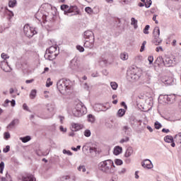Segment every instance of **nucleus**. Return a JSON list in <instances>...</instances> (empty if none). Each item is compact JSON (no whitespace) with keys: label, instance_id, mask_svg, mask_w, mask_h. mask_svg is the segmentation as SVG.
Wrapping results in <instances>:
<instances>
[{"label":"nucleus","instance_id":"4d7b16f0","mask_svg":"<svg viewBox=\"0 0 181 181\" xmlns=\"http://www.w3.org/2000/svg\"><path fill=\"white\" fill-rule=\"evenodd\" d=\"M125 172H127V169L122 168L120 170H119V175H124V173H125Z\"/></svg>","mask_w":181,"mask_h":181},{"label":"nucleus","instance_id":"393cba45","mask_svg":"<svg viewBox=\"0 0 181 181\" xmlns=\"http://www.w3.org/2000/svg\"><path fill=\"white\" fill-rule=\"evenodd\" d=\"M30 139H32L30 136H26L20 138V141H21L23 144H26V142H29Z\"/></svg>","mask_w":181,"mask_h":181},{"label":"nucleus","instance_id":"13d9d810","mask_svg":"<svg viewBox=\"0 0 181 181\" xmlns=\"http://www.w3.org/2000/svg\"><path fill=\"white\" fill-rule=\"evenodd\" d=\"M61 9H62V11H64L66 9H69V6H67L66 4L62 5L61 6Z\"/></svg>","mask_w":181,"mask_h":181},{"label":"nucleus","instance_id":"2eb2a0df","mask_svg":"<svg viewBox=\"0 0 181 181\" xmlns=\"http://www.w3.org/2000/svg\"><path fill=\"white\" fill-rule=\"evenodd\" d=\"M22 181H36V178L33 175L28 174L25 177H22Z\"/></svg>","mask_w":181,"mask_h":181},{"label":"nucleus","instance_id":"9d476101","mask_svg":"<svg viewBox=\"0 0 181 181\" xmlns=\"http://www.w3.org/2000/svg\"><path fill=\"white\" fill-rule=\"evenodd\" d=\"M80 66V62H78V60L76 58L73 59L70 62V68L72 70H77Z\"/></svg>","mask_w":181,"mask_h":181},{"label":"nucleus","instance_id":"e433bc0d","mask_svg":"<svg viewBox=\"0 0 181 181\" xmlns=\"http://www.w3.org/2000/svg\"><path fill=\"white\" fill-rule=\"evenodd\" d=\"M149 28H150L149 25H147L145 26V28L143 30L144 35H149V31H148Z\"/></svg>","mask_w":181,"mask_h":181},{"label":"nucleus","instance_id":"bf43d9fd","mask_svg":"<svg viewBox=\"0 0 181 181\" xmlns=\"http://www.w3.org/2000/svg\"><path fill=\"white\" fill-rule=\"evenodd\" d=\"M83 88L87 91H88V90H90V86H88V84H87V83H85L83 84Z\"/></svg>","mask_w":181,"mask_h":181},{"label":"nucleus","instance_id":"6e6d98bb","mask_svg":"<svg viewBox=\"0 0 181 181\" xmlns=\"http://www.w3.org/2000/svg\"><path fill=\"white\" fill-rule=\"evenodd\" d=\"M148 60L149 62V64H152V63H153V56H149L148 57Z\"/></svg>","mask_w":181,"mask_h":181},{"label":"nucleus","instance_id":"20e7f679","mask_svg":"<svg viewBox=\"0 0 181 181\" xmlns=\"http://www.w3.org/2000/svg\"><path fill=\"white\" fill-rule=\"evenodd\" d=\"M128 79L130 81H138L141 78V73L138 67H131L127 73Z\"/></svg>","mask_w":181,"mask_h":181},{"label":"nucleus","instance_id":"f3484780","mask_svg":"<svg viewBox=\"0 0 181 181\" xmlns=\"http://www.w3.org/2000/svg\"><path fill=\"white\" fill-rule=\"evenodd\" d=\"M166 100L170 103V104H173L176 100V95L175 94H171V95H167L166 96Z\"/></svg>","mask_w":181,"mask_h":181},{"label":"nucleus","instance_id":"49530a36","mask_svg":"<svg viewBox=\"0 0 181 181\" xmlns=\"http://www.w3.org/2000/svg\"><path fill=\"white\" fill-rule=\"evenodd\" d=\"M129 141V137L126 136V137H124V139H122L120 140V144H124V143H125V142H128Z\"/></svg>","mask_w":181,"mask_h":181},{"label":"nucleus","instance_id":"338daca9","mask_svg":"<svg viewBox=\"0 0 181 181\" xmlns=\"http://www.w3.org/2000/svg\"><path fill=\"white\" fill-rule=\"evenodd\" d=\"M132 0H122L123 4L128 5V4L131 3Z\"/></svg>","mask_w":181,"mask_h":181},{"label":"nucleus","instance_id":"ddd939ff","mask_svg":"<svg viewBox=\"0 0 181 181\" xmlns=\"http://www.w3.org/2000/svg\"><path fill=\"white\" fill-rule=\"evenodd\" d=\"M19 124V119H13L11 123L7 126L8 129H13L16 125Z\"/></svg>","mask_w":181,"mask_h":181},{"label":"nucleus","instance_id":"6ab92c4d","mask_svg":"<svg viewBox=\"0 0 181 181\" xmlns=\"http://www.w3.org/2000/svg\"><path fill=\"white\" fill-rule=\"evenodd\" d=\"M132 153H134V150L132 149V147H129L126 150L124 156H125V158H129V156H131V155H132Z\"/></svg>","mask_w":181,"mask_h":181},{"label":"nucleus","instance_id":"b1692460","mask_svg":"<svg viewBox=\"0 0 181 181\" xmlns=\"http://www.w3.org/2000/svg\"><path fill=\"white\" fill-rule=\"evenodd\" d=\"M131 25L132 26H134L135 29H138V20L135 19V18H132Z\"/></svg>","mask_w":181,"mask_h":181},{"label":"nucleus","instance_id":"09e8293b","mask_svg":"<svg viewBox=\"0 0 181 181\" xmlns=\"http://www.w3.org/2000/svg\"><path fill=\"white\" fill-rule=\"evenodd\" d=\"M11 150V146H6V148L3 149V152L4 153H8V152Z\"/></svg>","mask_w":181,"mask_h":181},{"label":"nucleus","instance_id":"c9c22d12","mask_svg":"<svg viewBox=\"0 0 181 181\" xmlns=\"http://www.w3.org/2000/svg\"><path fill=\"white\" fill-rule=\"evenodd\" d=\"M4 169H5V163H4V161H1L0 163V173H4Z\"/></svg>","mask_w":181,"mask_h":181},{"label":"nucleus","instance_id":"6e6552de","mask_svg":"<svg viewBox=\"0 0 181 181\" xmlns=\"http://www.w3.org/2000/svg\"><path fill=\"white\" fill-rule=\"evenodd\" d=\"M64 13L66 16H74V15H78V8L76 6H71L68 10L64 11Z\"/></svg>","mask_w":181,"mask_h":181},{"label":"nucleus","instance_id":"f704fd0d","mask_svg":"<svg viewBox=\"0 0 181 181\" xmlns=\"http://www.w3.org/2000/svg\"><path fill=\"white\" fill-rule=\"evenodd\" d=\"M110 86L112 90H115L117 88H118V83H117V82H111Z\"/></svg>","mask_w":181,"mask_h":181},{"label":"nucleus","instance_id":"72a5a7b5","mask_svg":"<svg viewBox=\"0 0 181 181\" xmlns=\"http://www.w3.org/2000/svg\"><path fill=\"white\" fill-rule=\"evenodd\" d=\"M15 5H16V0H10L8 1V6L10 8H13V6H15Z\"/></svg>","mask_w":181,"mask_h":181},{"label":"nucleus","instance_id":"423d86ee","mask_svg":"<svg viewBox=\"0 0 181 181\" xmlns=\"http://www.w3.org/2000/svg\"><path fill=\"white\" fill-rule=\"evenodd\" d=\"M160 35V30L159 29V27H156L153 31V36L154 37L153 42L156 46H159V45L162 43V39L159 37Z\"/></svg>","mask_w":181,"mask_h":181},{"label":"nucleus","instance_id":"603ef678","mask_svg":"<svg viewBox=\"0 0 181 181\" xmlns=\"http://www.w3.org/2000/svg\"><path fill=\"white\" fill-rule=\"evenodd\" d=\"M1 59H4V60H6V59H9V56L5 53L1 54Z\"/></svg>","mask_w":181,"mask_h":181},{"label":"nucleus","instance_id":"4468645a","mask_svg":"<svg viewBox=\"0 0 181 181\" xmlns=\"http://www.w3.org/2000/svg\"><path fill=\"white\" fill-rule=\"evenodd\" d=\"M84 47L88 49H93L94 47V40H86L83 45Z\"/></svg>","mask_w":181,"mask_h":181},{"label":"nucleus","instance_id":"680f3d73","mask_svg":"<svg viewBox=\"0 0 181 181\" xmlns=\"http://www.w3.org/2000/svg\"><path fill=\"white\" fill-rule=\"evenodd\" d=\"M9 103H11V100L6 99L4 103V107H8V104H9Z\"/></svg>","mask_w":181,"mask_h":181},{"label":"nucleus","instance_id":"de8ad7c7","mask_svg":"<svg viewBox=\"0 0 181 181\" xmlns=\"http://www.w3.org/2000/svg\"><path fill=\"white\" fill-rule=\"evenodd\" d=\"M146 45V41H144L140 49V52H144L145 50V45Z\"/></svg>","mask_w":181,"mask_h":181},{"label":"nucleus","instance_id":"473e14b6","mask_svg":"<svg viewBox=\"0 0 181 181\" xmlns=\"http://www.w3.org/2000/svg\"><path fill=\"white\" fill-rule=\"evenodd\" d=\"M88 122H91L93 124V122L95 121V118L94 117V116H93V115H89L88 116Z\"/></svg>","mask_w":181,"mask_h":181},{"label":"nucleus","instance_id":"052dcab7","mask_svg":"<svg viewBox=\"0 0 181 181\" xmlns=\"http://www.w3.org/2000/svg\"><path fill=\"white\" fill-rule=\"evenodd\" d=\"M23 109L25 110V111H29V107H28V105H26V103H24L23 105Z\"/></svg>","mask_w":181,"mask_h":181},{"label":"nucleus","instance_id":"0e129e2a","mask_svg":"<svg viewBox=\"0 0 181 181\" xmlns=\"http://www.w3.org/2000/svg\"><path fill=\"white\" fill-rule=\"evenodd\" d=\"M10 103H11V107H15V105H16V102L13 99L11 101H10Z\"/></svg>","mask_w":181,"mask_h":181},{"label":"nucleus","instance_id":"4c0bfd02","mask_svg":"<svg viewBox=\"0 0 181 181\" xmlns=\"http://www.w3.org/2000/svg\"><path fill=\"white\" fill-rule=\"evenodd\" d=\"M47 111L49 112H53L54 111V106L53 105H47Z\"/></svg>","mask_w":181,"mask_h":181},{"label":"nucleus","instance_id":"58836bf2","mask_svg":"<svg viewBox=\"0 0 181 181\" xmlns=\"http://www.w3.org/2000/svg\"><path fill=\"white\" fill-rule=\"evenodd\" d=\"M154 126L156 129H160V128H162V124L159 123V122H156L154 123Z\"/></svg>","mask_w":181,"mask_h":181},{"label":"nucleus","instance_id":"7c9ffc66","mask_svg":"<svg viewBox=\"0 0 181 181\" xmlns=\"http://www.w3.org/2000/svg\"><path fill=\"white\" fill-rule=\"evenodd\" d=\"M125 110L124 109H119L118 111H117V116L119 117H124V115H125Z\"/></svg>","mask_w":181,"mask_h":181},{"label":"nucleus","instance_id":"ea45409f","mask_svg":"<svg viewBox=\"0 0 181 181\" xmlns=\"http://www.w3.org/2000/svg\"><path fill=\"white\" fill-rule=\"evenodd\" d=\"M115 165H117L118 166H121L124 162H122V160L121 159H115Z\"/></svg>","mask_w":181,"mask_h":181},{"label":"nucleus","instance_id":"39448f33","mask_svg":"<svg viewBox=\"0 0 181 181\" xmlns=\"http://www.w3.org/2000/svg\"><path fill=\"white\" fill-rule=\"evenodd\" d=\"M58 54L57 47L52 46L46 50L45 58L47 59V60H54Z\"/></svg>","mask_w":181,"mask_h":181},{"label":"nucleus","instance_id":"774afa93","mask_svg":"<svg viewBox=\"0 0 181 181\" xmlns=\"http://www.w3.org/2000/svg\"><path fill=\"white\" fill-rule=\"evenodd\" d=\"M90 152H95V151H97V148H94V147H90L89 149Z\"/></svg>","mask_w":181,"mask_h":181},{"label":"nucleus","instance_id":"f03ea898","mask_svg":"<svg viewBox=\"0 0 181 181\" xmlns=\"http://www.w3.org/2000/svg\"><path fill=\"white\" fill-rule=\"evenodd\" d=\"M113 168H115V165H114V161L112 160L102 161L98 165L99 170L107 175H110V173L114 172Z\"/></svg>","mask_w":181,"mask_h":181},{"label":"nucleus","instance_id":"f257e3e1","mask_svg":"<svg viewBox=\"0 0 181 181\" xmlns=\"http://www.w3.org/2000/svg\"><path fill=\"white\" fill-rule=\"evenodd\" d=\"M57 87L61 94H67L71 90V81L69 79L62 78L57 81Z\"/></svg>","mask_w":181,"mask_h":181},{"label":"nucleus","instance_id":"aec40b11","mask_svg":"<svg viewBox=\"0 0 181 181\" xmlns=\"http://www.w3.org/2000/svg\"><path fill=\"white\" fill-rule=\"evenodd\" d=\"M172 64H173V60L170 58H166L164 61V66H165V67H170Z\"/></svg>","mask_w":181,"mask_h":181},{"label":"nucleus","instance_id":"5fc2aeb1","mask_svg":"<svg viewBox=\"0 0 181 181\" xmlns=\"http://www.w3.org/2000/svg\"><path fill=\"white\" fill-rule=\"evenodd\" d=\"M76 49L80 52H84V47H83L81 45H77Z\"/></svg>","mask_w":181,"mask_h":181},{"label":"nucleus","instance_id":"1a4fd4ad","mask_svg":"<svg viewBox=\"0 0 181 181\" xmlns=\"http://www.w3.org/2000/svg\"><path fill=\"white\" fill-rule=\"evenodd\" d=\"M141 166L146 169H152L153 168V164L151 160L146 159L141 162Z\"/></svg>","mask_w":181,"mask_h":181},{"label":"nucleus","instance_id":"e2e57ef3","mask_svg":"<svg viewBox=\"0 0 181 181\" xmlns=\"http://www.w3.org/2000/svg\"><path fill=\"white\" fill-rule=\"evenodd\" d=\"M156 52H163V48L162 47H157L156 48Z\"/></svg>","mask_w":181,"mask_h":181},{"label":"nucleus","instance_id":"37998d69","mask_svg":"<svg viewBox=\"0 0 181 181\" xmlns=\"http://www.w3.org/2000/svg\"><path fill=\"white\" fill-rule=\"evenodd\" d=\"M151 5H152V0H146L145 3L146 8H151Z\"/></svg>","mask_w":181,"mask_h":181},{"label":"nucleus","instance_id":"f8f14e48","mask_svg":"<svg viewBox=\"0 0 181 181\" xmlns=\"http://www.w3.org/2000/svg\"><path fill=\"white\" fill-rule=\"evenodd\" d=\"M93 108L95 111H97V112H100V111H107V107L100 103L95 104Z\"/></svg>","mask_w":181,"mask_h":181},{"label":"nucleus","instance_id":"a211bd4d","mask_svg":"<svg viewBox=\"0 0 181 181\" xmlns=\"http://www.w3.org/2000/svg\"><path fill=\"white\" fill-rule=\"evenodd\" d=\"M162 83L167 84V86H170L172 84V78L169 77H165L161 79Z\"/></svg>","mask_w":181,"mask_h":181},{"label":"nucleus","instance_id":"7ed1b4c3","mask_svg":"<svg viewBox=\"0 0 181 181\" xmlns=\"http://www.w3.org/2000/svg\"><path fill=\"white\" fill-rule=\"evenodd\" d=\"M87 113V108L86 107V106H84V105L83 104V103L79 102L78 103H77L75 106V108L72 110V114L73 115H74V117H83V115H84V114Z\"/></svg>","mask_w":181,"mask_h":181},{"label":"nucleus","instance_id":"9b49d317","mask_svg":"<svg viewBox=\"0 0 181 181\" xmlns=\"http://www.w3.org/2000/svg\"><path fill=\"white\" fill-rule=\"evenodd\" d=\"M84 38L89 39V40H94V33L91 30H86L84 32Z\"/></svg>","mask_w":181,"mask_h":181},{"label":"nucleus","instance_id":"5701e85b","mask_svg":"<svg viewBox=\"0 0 181 181\" xmlns=\"http://www.w3.org/2000/svg\"><path fill=\"white\" fill-rule=\"evenodd\" d=\"M122 152V148L117 146L115 148L113 153L114 155L118 156Z\"/></svg>","mask_w":181,"mask_h":181},{"label":"nucleus","instance_id":"cd10ccee","mask_svg":"<svg viewBox=\"0 0 181 181\" xmlns=\"http://www.w3.org/2000/svg\"><path fill=\"white\" fill-rule=\"evenodd\" d=\"M165 142H168L170 144V142H173V137L172 136H166L164 137Z\"/></svg>","mask_w":181,"mask_h":181},{"label":"nucleus","instance_id":"a18cd8bd","mask_svg":"<svg viewBox=\"0 0 181 181\" xmlns=\"http://www.w3.org/2000/svg\"><path fill=\"white\" fill-rule=\"evenodd\" d=\"M84 135L88 138L89 136H91V132L89 129H86L84 132Z\"/></svg>","mask_w":181,"mask_h":181},{"label":"nucleus","instance_id":"412c9836","mask_svg":"<svg viewBox=\"0 0 181 181\" xmlns=\"http://www.w3.org/2000/svg\"><path fill=\"white\" fill-rule=\"evenodd\" d=\"M62 181H76V180L74 179V177H70L69 175H64L62 178H61Z\"/></svg>","mask_w":181,"mask_h":181},{"label":"nucleus","instance_id":"c85d7f7f","mask_svg":"<svg viewBox=\"0 0 181 181\" xmlns=\"http://www.w3.org/2000/svg\"><path fill=\"white\" fill-rule=\"evenodd\" d=\"M156 62V63H158V64H165V60H163V57H162V56L157 57Z\"/></svg>","mask_w":181,"mask_h":181},{"label":"nucleus","instance_id":"2f4dec72","mask_svg":"<svg viewBox=\"0 0 181 181\" xmlns=\"http://www.w3.org/2000/svg\"><path fill=\"white\" fill-rule=\"evenodd\" d=\"M136 122H142V121L136 119L135 117H132L130 119V123L132 125H134V124H136Z\"/></svg>","mask_w":181,"mask_h":181},{"label":"nucleus","instance_id":"79ce46f5","mask_svg":"<svg viewBox=\"0 0 181 181\" xmlns=\"http://www.w3.org/2000/svg\"><path fill=\"white\" fill-rule=\"evenodd\" d=\"M4 139H6V140L9 139L11 138V134H9V132H4Z\"/></svg>","mask_w":181,"mask_h":181},{"label":"nucleus","instance_id":"3c124183","mask_svg":"<svg viewBox=\"0 0 181 181\" xmlns=\"http://www.w3.org/2000/svg\"><path fill=\"white\" fill-rule=\"evenodd\" d=\"M81 148V146H77L76 148V147L71 148L72 151H74V152H77V151H80Z\"/></svg>","mask_w":181,"mask_h":181},{"label":"nucleus","instance_id":"4be33fe9","mask_svg":"<svg viewBox=\"0 0 181 181\" xmlns=\"http://www.w3.org/2000/svg\"><path fill=\"white\" fill-rule=\"evenodd\" d=\"M123 131L126 134V135H131V132H132V129L128 126H124L123 127Z\"/></svg>","mask_w":181,"mask_h":181},{"label":"nucleus","instance_id":"0eeeda50","mask_svg":"<svg viewBox=\"0 0 181 181\" xmlns=\"http://www.w3.org/2000/svg\"><path fill=\"white\" fill-rule=\"evenodd\" d=\"M23 32L27 37H33V36L37 33L35 28L30 27L28 24L24 25Z\"/></svg>","mask_w":181,"mask_h":181},{"label":"nucleus","instance_id":"a19ab883","mask_svg":"<svg viewBox=\"0 0 181 181\" xmlns=\"http://www.w3.org/2000/svg\"><path fill=\"white\" fill-rule=\"evenodd\" d=\"M78 170L79 172H83L84 173L86 172V166L85 165H79L78 168Z\"/></svg>","mask_w":181,"mask_h":181},{"label":"nucleus","instance_id":"a878e982","mask_svg":"<svg viewBox=\"0 0 181 181\" xmlns=\"http://www.w3.org/2000/svg\"><path fill=\"white\" fill-rule=\"evenodd\" d=\"M37 93V91L35 89H33L30 93V98L31 100H35V98H36Z\"/></svg>","mask_w":181,"mask_h":181},{"label":"nucleus","instance_id":"dca6fc26","mask_svg":"<svg viewBox=\"0 0 181 181\" xmlns=\"http://www.w3.org/2000/svg\"><path fill=\"white\" fill-rule=\"evenodd\" d=\"M73 131L77 132L80 131V129H83V124H80L78 123H72L71 124Z\"/></svg>","mask_w":181,"mask_h":181},{"label":"nucleus","instance_id":"c756f323","mask_svg":"<svg viewBox=\"0 0 181 181\" xmlns=\"http://www.w3.org/2000/svg\"><path fill=\"white\" fill-rule=\"evenodd\" d=\"M174 139L177 144H181V133L175 135Z\"/></svg>","mask_w":181,"mask_h":181},{"label":"nucleus","instance_id":"864d4df0","mask_svg":"<svg viewBox=\"0 0 181 181\" xmlns=\"http://www.w3.org/2000/svg\"><path fill=\"white\" fill-rule=\"evenodd\" d=\"M85 11L87 13H91V12H93V9L90 8V7H86L85 8Z\"/></svg>","mask_w":181,"mask_h":181},{"label":"nucleus","instance_id":"8fccbe9b","mask_svg":"<svg viewBox=\"0 0 181 181\" xmlns=\"http://www.w3.org/2000/svg\"><path fill=\"white\" fill-rule=\"evenodd\" d=\"M52 84L53 82L50 81V78H48L46 83V87H50V86H52Z\"/></svg>","mask_w":181,"mask_h":181},{"label":"nucleus","instance_id":"bb28decb","mask_svg":"<svg viewBox=\"0 0 181 181\" xmlns=\"http://www.w3.org/2000/svg\"><path fill=\"white\" fill-rule=\"evenodd\" d=\"M128 58H129L128 53L122 52L120 54L121 60H123V61L128 60Z\"/></svg>","mask_w":181,"mask_h":181},{"label":"nucleus","instance_id":"c03bdc74","mask_svg":"<svg viewBox=\"0 0 181 181\" xmlns=\"http://www.w3.org/2000/svg\"><path fill=\"white\" fill-rule=\"evenodd\" d=\"M62 152L64 155H68L69 156H71V155H73V153H71V151L69 150L67 151L66 149H64Z\"/></svg>","mask_w":181,"mask_h":181},{"label":"nucleus","instance_id":"69168bd1","mask_svg":"<svg viewBox=\"0 0 181 181\" xmlns=\"http://www.w3.org/2000/svg\"><path fill=\"white\" fill-rule=\"evenodd\" d=\"M59 129H60L61 132H66L67 131V129H64V127H63V126H60Z\"/></svg>","mask_w":181,"mask_h":181}]
</instances>
